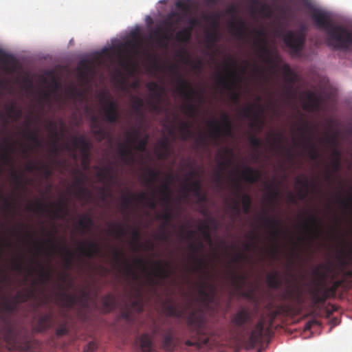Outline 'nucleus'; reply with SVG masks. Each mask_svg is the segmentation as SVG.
Returning a JSON list of instances; mask_svg holds the SVG:
<instances>
[{
    "mask_svg": "<svg viewBox=\"0 0 352 352\" xmlns=\"http://www.w3.org/2000/svg\"><path fill=\"white\" fill-rule=\"evenodd\" d=\"M18 311V305L14 300L6 296L0 300V316L2 325L0 328V339L8 344L10 351H26L32 347V339L29 331L12 322L8 316Z\"/></svg>",
    "mask_w": 352,
    "mask_h": 352,
    "instance_id": "obj_1",
    "label": "nucleus"
},
{
    "mask_svg": "<svg viewBox=\"0 0 352 352\" xmlns=\"http://www.w3.org/2000/svg\"><path fill=\"white\" fill-rule=\"evenodd\" d=\"M305 5L316 25L327 30V45L335 50H349L352 45V31L342 25H332L331 15L328 12L315 8L309 1H305Z\"/></svg>",
    "mask_w": 352,
    "mask_h": 352,
    "instance_id": "obj_2",
    "label": "nucleus"
},
{
    "mask_svg": "<svg viewBox=\"0 0 352 352\" xmlns=\"http://www.w3.org/2000/svg\"><path fill=\"white\" fill-rule=\"evenodd\" d=\"M276 35L282 38L292 55L300 57L306 42V30L304 27L296 30L276 31Z\"/></svg>",
    "mask_w": 352,
    "mask_h": 352,
    "instance_id": "obj_3",
    "label": "nucleus"
},
{
    "mask_svg": "<svg viewBox=\"0 0 352 352\" xmlns=\"http://www.w3.org/2000/svg\"><path fill=\"white\" fill-rule=\"evenodd\" d=\"M252 316L248 307L239 309L231 318L232 325V333L239 340H244L246 338L247 329L245 325L250 324Z\"/></svg>",
    "mask_w": 352,
    "mask_h": 352,
    "instance_id": "obj_4",
    "label": "nucleus"
},
{
    "mask_svg": "<svg viewBox=\"0 0 352 352\" xmlns=\"http://www.w3.org/2000/svg\"><path fill=\"white\" fill-rule=\"evenodd\" d=\"M298 131L302 134V146L307 151L309 158L312 160H318L320 155L316 145L313 142V133L309 123L302 120V124L298 128Z\"/></svg>",
    "mask_w": 352,
    "mask_h": 352,
    "instance_id": "obj_5",
    "label": "nucleus"
},
{
    "mask_svg": "<svg viewBox=\"0 0 352 352\" xmlns=\"http://www.w3.org/2000/svg\"><path fill=\"white\" fill-rule=\"evenodd\" d=\"M210 128V135L217 139L221 135L230 137L232 135L233 126L229 116L226 113L221 115V122L211 120L208 122Z\"/></svg>",
    "mask_w": 352,
    "mask_h": 352,
    "instance_id": "obj_6",
    "label": "nucleus"
},
{
    "mask_svg": "<svg viewBox=\"0 0 352 352\" xmlns=\"http://www.w3.org/2000/svg\"><path fill=\"white\" fill-rule=\"evenodd\" d=\"M342 283L341 280H336L330 287L318 286L316 287L311 292L312 301L314 304L323 303L328 298L334 297Z\"/></svg>",
    "mask_w": 352,
    "mask_h": 352,
    "instance_id": "obj_7",
    "label": "nucleus"
},
{
    "mask_svg": "<svg viewBox=\"0 0 352 352\" xmlns=\"http://www.w3.org/2000/svg\"><path fill=\"white\" fill-rule=\"evenodd\" d=\"M228 14L235 15L236 13V8L235 6H232L227 10ZM230 33L237 37L239 39H245L249 34V28L245 21L241 18H236L234 20L230 21L228 24Z\"/></svg>",
    "mask_w": 352,
    "mask_h": 352,
    "instance_id": "obj_8",
    "label": "nucleus"
},
{
    "mask_svg": "<svg viewBox=\"0 0 352 352\" xmlns=\"http://www.w3.org/2000/svg\"><path fill=\"white\" fill-rule=\"evenodd\" d=\"M253 32L256 37L255 45L258 48L259 57L266 63H272V53L267 46V40L265 32L263 30H254Z\"/></svg>",
    "mask_w": 352,
    "mask_h": 352,
    "instance_id": "obj_9",
    "label": "nucleus"
},
{
    "mask_svg": "<svg viewBox=\"0 0 352 352\" xmlns=\"http://www.w3.org/2000/svg\"><path fill=\"white\" fill-rule=\"evenodd\" d=\"M177 93L186 100H192L196 97L200 102L204 101L202 91H196L191 84L184 79L182 76H179L177 79Z\"/></svg>",
    "mask_w": 352,
    "mask_h": 352,
    "instance_id": "obj_10",
    "label": "nucleus"
},
{
    "mask_svg": "<svg viewBox=\"0 0 352 352\" xmlns=\"http://www.w3.org/2000/svg\"><path fill=\"white\" fill-rule=\"evenodd\" d=\"M101 102L103 105L104 114L106 121L111 124L117 123L120 118L117 103L114 102L109 96L107 97L104 100L102 99Z\"/></svg>",
    "mask_w": 352,
    "mask_h": 352,
    "instance_id": "obj_11",
    "label": "nucleus"
},
{
    "mask_svg": "<svg viewBox=\"0 0 352 352\" xmlns=\"http://www.w3.org/2000/svg\"><path fill=\"white\" fill-rule=\"evenodd\" d=\"M14 150L12 139L6 137L0 144V175L3 171V165L10 164L12 162L10 153Z\"/></svg>",
    "mask_w": 352,
    "mask_h": 352,
    "instance_id": "obj_12",
    "label": "nucleus"
},
{
    "mask_svg": "<svg viewBox=\"0 0 352 352\" xmlns=\"http://www.w3.org/2000/svg\"><path fill=\"white\" fill-rule=\"evenodd\" d=\"M113 260L115 263L119 265L120 270L122 273L134 280H137L138 276L135 272L134 267L131 265L124 258V254L117 250H113Z\"/></svg>",
    "mask_w": 352,
    "mask_h": 352,
    "instance_id": "obj_13",
    "label": "nucleus"
},
{
    "mask_svg": "<svg viewBox=\"0 0 352 352\" xmlns=\"http://www.w3.org/2000/svg\"><path fill=\"white\" fill-rule=\"evenodd\" d=\"M222 159L218 164L219 170L215 172L214 181L217 185H220L222 179L223 172L232 164L233 151L230 148H226L225 153L220 155Z\"/></svg>",
    "mask_w": 352,
    "mask_h": 352,
    "instance_id": "obj_14",
    "label": "nucleus"
},
{
    "mask_svg": "<svg viewBox=\"0 0 352 352\" xmlns=\"http://www.w3.org/2000/svg\"><path fill=\"white\" fill-rule=\"evenodd\" d=\"M199 299L207 305L214 302L216 295V287L208 282H201L199 285Z\"/></svg>",
    "mask_w": 352,
    "mask_h": 352,
    "instance_id": "obj_15",
    "label": "nucleus"
},
{
    "mask_svg": "<svg viewBox=\"0 0 352 352\" xmlns=\"http://www.w3.org/2000/svg\"><path fill=\"white\" fill-rule=\"evenodd\" d=\"M225 69L228 78H230L231 80L228 81L226 77L219 74L217 76V82L224 89H231L234 84L239 80L240 76L237 74L235 68H232L231 65L227 64L225 67Z\"/></svg>",
    "mask_w": 352,
    "mask_h": 352,
    "instance_id": "obj_16",
    "label": "nucleus"
},
{
    "mask_svg": "<svg viewBox=\"0 0 352 352\" xmlns=\"http://www.w3.org/2000/svg\"><path fill=\"white\" fill-rule=\"evenodd\" d=\"M197 177H198L197 172L191 170L188 173L186 178V182H185L182 186L186 194V197L189 192H192L195 197L202 192L201 182L199 179L190 181V178Z\"/></svg>",
    "mask_w": 352,
    "mask_h": 352,
    "instance_id": "obj_17",
    "label": "nucleus"
},
{
    "mask_svg": "<svg viewBox=\"0 0 352 352\" xmlns=\"http://www.w3.org/2000/svg\"><path fill=\"white\" fill-rule=\"evenodd\" d=\"M265 330V324L263 320H260L250 331L248 338V345L253 348L263 340Z\"/></svg>",
    "mask_w": 352,
    "mask_h": 352,
    "instance_id": "obj_18",
    "label": "nucleus"
},
{
    "mask_svg": "<svg viewBox=\"0 0 352 352\" xmlns=\"http://www.w3.org/2000/svg\"><path fill=\"white\" fill-rule=\"evenodd\" d=\"M128 142L130 144H135L134 148L140 152L146 151L148 136L146 135L144 138L140 139V133L136 129H133L131 133H126Z\"/></svg>",
    "mask_w": 352,
    "mask_h": 352,
    "instance_id": "obj_19",
    "label": "nucleus"
},
{
    "mask_svg": "<svg viewBox=\"0 0 352 352\" xmlns=\"http://www.w3.org/2000/svg\"><path fill=\"white\" fill-rule=\"evenodd\" d=\"M261 111H256L255 105L247 106L244 107L241 111L242 116L244 118H249L252 115L254 116L255 120L250 123V126L251 128H256L258 131H261L263 128V120L260 118Z\"/></svg>",
    "mask_w": 352,
    "mask_h": 352,
    "instance_id": "obj_20",
    "label": "nucleus"
},
{
    "mask_svg": "<svg viewBox=\"0 0 352 352\" xmlns=\"http://www.w3.org/2000/svg\"><path fill=\"white\" fill-rule=\"evenodd\" d=\"M204 248L203 243L199 241L197 244L191 243L189 245V249L192 252L191 258L192 262L195 263L193 270L196 272L203 271L204 265L206 263L205 259L201 257L197 256V253L201 251Z\"/></svg>",
    "mask_w": 352,
    "mask_h": 352,
    "instance_id": "obj_21",
    "label": "nucleus"
},
{
    "mask_svg": "<svg viewBox=\"0 0 352 352\" xmlns=\"http://www.w3.org/2000/svg\"><path fill=\"white\" fill-rule=\"evenodd\" d=\"M78 250L80 254L85 256L89 258H92L96 256L101 254V248L95 241H85V245H80Z\"/></svg>",
    "mask_w": 352,
    "mask_h": 352,
    "instance_id": "obj_22",
    "label": "nucleus"
},
{
    "mask_svg": "<svg viewBox=\"0 0 352 352\" xmlns=\"http://www.w3.org/2000/svg\"><path fill=\"white\" fill-rule=\"evenodd\" d=\"M234 190L235 195L241 197V204L243 206V211L245 214H249L252 207V199L247 193H242V186L240 182L236 180L234 183Z\"/></svg>",
    "mask_w": 352,
    "mask_h": 352,
    "instance_id": "obj_23",
    "label": "nucleus"
},
{
    "mask_svg": "<svg viewBox=\"0 0 352 352\" xmlns=\"http://www.w3.org/2000/svg\"><path fill=\"white\" fill-rule=\"evenodd\" d=\"M16 58L14 56L0 49L1 69L6 73H12L14 70Z\"/></svg>",
    "mask_w": 352,
    "mask_h": 352,
    "instance_id": "obj_24",
    "label": "nucleus"
},
{
    "mask_svg": "<svg viewBox=\"0 0 352 352\" xmlns=\"http://www.w3.org/2000/svg\"><path fill=\"white\" fill-rule=\"evenodd\" d=\"M155 270L152 271V275L160 279H165L170 277L173 273L171 266L166 261H157L154 263Z\"/></svg>",
    "mask_w": 352,
    "mask_h": 352,
    "instance_id": "obj_25",
    "label": "nucleus"
},
{
    "mask_svg": "<svg viewBox=\"0 0 352 352\" xmlns=\"http://www.w3.org/2000/svg\"><path fill=\"white\" fill-rule=\"evenodd\" d=\"M77 173L78 175L74 182V186L76 188V195L80 199L89 197L90 192L84 186L86 180L85 175L80 170H77Z\"/></svg>",
    "mask_w": 352,
    "mask_h": 352,
    "instance_id": "obj_26",
    "label": "nucleus"
},
{
    "mask_svg": "<svg viewBox=\"0 0 352 352\" xmlns=\"http://www.w3.org/2000/svg\"><path fill=\"white\" fill-rule=\"evenodd\" d=\"M262 220L264 221L268 228L272 230V236L275 239H278L282 234L281 222L275 217H270L265 214Z\"/></svg>",
    "mask_w": 352,
    "mask_h": 352,
    "instance_id": "obj_27",
    "label": "nucleus"
},
{
    "mask_svg": "<svg viewBox=\"0 0 352 352\" xmlns=\"http://www.w3.org/2000/svg\"><path fill=\"white\" fill-rule=\"evenodd\" d=\"M173 180V177L169 174L166 177V181L163 182L160 188L161 200L166 204L170 205L172 200V191L170 184Z\"/></svg>",
    "mask_w": 352,
    "mask_h": 352,
    "instance_id": "obj_28",
    "label": "nucleus"
},
{
    "mask_svg": "<svg viewBox=\"0 0 352 352\" xmlns=\"http://www.w3.org/2000/svg\"><path fill=\"white\" fill-rule=\"evenodd\" d=\"M36 291L34 287L23 289L18 292L12 298L14 301L17 304L28 302L29 300L35 298Z\"/></svg>",
    "mask_w": 352,
    "mask_h": 352,
    "instance_id": "obj_29",
    "label": "nucleus"
},
{
    "mask_svg": "<svg viewBox=\"0 0 352 352\" xmlns=\"http://www.w3.org/2000/svg\"><path fill=\"white\" fill-rule=\"evenodd\" d=\"M130 144H119V155L122 161L126 164H133L134 162V155L130 147Z\"/></svg>",
    "mask_w": 352,
    "mask_h": 352,
    "instance_id": "obj_30",
    "label": "nucleus"
},
{
    "mask_svg": "<svg viewBox=\"0 0 352 352\" xmlns=\"http://www.w3.org/2000/svg\"><path fill=\"white\" fill-rule=\"evenodd\" d=\"M52 326V314H46L41 315L38 317L36 324V331L41 333L49 329Z\"/></svg>",
    "mask_w": 352,
    "mask_h": 352,
    "instance_id": "obj_31",
    "label": "nucleus"
},
{
    "mask_svg": "<svg viewBox=\"0 0 352 352\" xmlns=\"http://www.w3.org/2000/svg\"><path fill=\"white\" fill-rule=\"evenodd\" d=\"M241 177L246 182L254 184L261 179V173L258 170L246 166L241 173Z\"/></svg>",
    "mask_w": 352,
    "mask_h": 352,
    "instance_id": "obj_32",
    "label": "nucleus"
},
{
    "mask_svg": "<svg viewBox=\"0 0 352 352\" xmlns=\"http://www.w3.org/2000/svg\"><path fill=\"white\" fill-rule=\"evenodd\" d=\"M72 144L75 148H79L81 150L82 155L85 158L89 157L90 150V144L83 136H77L72 138Z\"/></svg>",
    "mask_w": 352,
    "mask_h": 352,
    "instance_id": "obj_33",
    "label": "nucleus"
},
{
    "mask_svg": "<svg viewBox=\"0 0 352 352\" xmlns=\"http://www.w3.org/2000/svg\"><path fill=\"white\" fill-rule=\"evenodd\" d=\"M153 337L148 333H142L140 338V346L142 352H154Z\"/></svg>",
    "mask_w": 352,
    "mask_h": 352,
    "instance_id": "obj_34",
    "label": "nucleus"
},
{
    "mask_svg": "<svg viewBox=\"0 0 352 352\" xmlns=\"http://www.w3.org/2000/svg\"><path fill=\"white\" fill-rule=\"evenodd\" d=\"M188 326L193 329L197 334L199 335L202 333L204 321L201 317L198 316L195 312H192L188 319Z\"/></svg>",
    "mask_w": 352,
    "mask_h": 352,
    "instance_id": "obj_35",
    "label": "nucleus"
},
{
    "mask_svg": "<svg viewBox=\"0 0 352 352\" xmlns=\"http://www.w3.org/2000/svg\"><path fill=\"white\" fill-rule=\"evenodd\" d=\"M229 280L232 285L238 289H242L247 280V276L244 274H237L231 271L229 275Z\"/></svg>",
    "mask_w": 352,
    "mask_h": 352,
    "instance_id": "obj_36",
    "label": "nucleus"
},
{
    "mask_svg": "<svg viewBox=\"0 0 352 352\" xmlns=\"http://www.w3.org/2000/svg\"><path fill=\"white\" fill-rule=\"evenodd\" d=\"M296 182V184L301 186L302 188V190H300L298 192L299 199L300 200H302L306 197L311 187H316V185L314 183H311L305 177H297Z\"/></svg>",
    "mask_w": 352,
    "mask_h": 352,
    "instance_id": "obj_37",
    "label": "nucleus"
},
{
    "mask_svg": "<svg viewBox=\"0 0 352 352\" xmlns=\"http://www.w3.org/2000/svg\"><path fill=\"white\" fill-rule=\"evenodd\" d=\"M162 348L166 352H173L175 348L174 335L171 329L166 331L163 336Z\"/></svg>",
    "mask_w": 352,
    "mask_h": 352,
    "instance_id": "obj_38",
    "label": "nucleus"
},
{
    "mask_svg": "<svg viewBox=\"0 0 352 352\" xmlns=\"http://www.w3.org/2000/svg\"><path fill=\"white\" fill-rule=\"evenodd\" d=\"M93 226V219L89 214H83L82 217L77 222V228L80 230L83 234L89 231Z\"/></svg>",
    "mask_w": 352,
    "mask_h": 352,
    "instance_id": "obj_39",
    "label": "nucleus"
},
{
    "mask_svg": "<svg viewBox=\"0 0 352 352\" xmlns=\"http://www.w3.org/2000/svg\"><path fill=\"white\" fill-rule=\"evenodd\" d=\"M308 221L310 223L305 222L303 226L306 230L310 231L313 234L314 239H316L318 235L317 226H320L321 222L317 217L312 214L309 215Z\"/></svg>",
    "mask_w": 352,
    "mask_h": 352,
    "instance_id": "obj_40",
    "label": "nucleus"
},
{
    "mask_svg": "<svg viewBox=\"0 0 352 352\" xmlns=\"http://www.w3.org/2000/svg\"><path fill=\"white\" fill-rule=\"evenodd\" d=\"M91 129L94 135L98 137L100 141L105 138L107 133L101 126L96 116L91 117Z\"/></svg>",
    "mask_w": 352,
    "mask_h": 352,
    "instance_id": "obj_41",
    "label": "nucleus"
},
{
    "mask_svg": "<svg viewBox=\"0 0 352 352\" xmlns=\"http://www.w3.org/2000/svg\"><path fill=\"white\" fill-rule=\"evenodd\" d=\"M164 307L166 314L169 316L179 318L184 314V310L180 309L177 305L172 303L170 300H167Z\"/></svg>",
    "mask_w": 352,
    "mask_h": 352,
    "instance_id": "obj_42",
    "label": "nucleus"
},
{
    "mask_svg": "<svg viewBox=\"0 0 352 352\" xmlns=\"http://www.w3.org/2000/svg\"><path fill=\"white\" fill-rule=\"evenodd\" d=\"M55 204L56 206V208L55 210H52L53 217L54 218H63L66 214H68L67 203L66 200L62 199Z\"/></svg>",
    "mask_w": 352,
    "mask_h": 352,
    "instance_id": "obj_43",
    "label": "nucleus"
},
{
    "mask_svg": "<svg viewBox=\"0 0 352 352\" xmlns=\"http://www.w3.org/2000/svg\"><path fill=\"white\" fill-rule=\"evenodd\" d=\"M60 298L63 304L67 308H72L78 301V297L75 294H70L66 292L59 293Z\"/></svg>",
    "mask_w": 352,
    "mask_h": 352,
    "instance_id": "obj_44",
    "label": "nucleus"
},
{
    "mask_svg": "<svg viewBox=\"0 0 352 352\" xmlns=\"http://www.w3.org/2000/svg\"><path fill=\"white\" fill-rule=\"evenodd\" d=\"M155 188L152 190L151 196H148L145 192H142L138 195L137 198L138 201H145L146 206L151 208L154 209L156 208V201H155Z\"/></svg>",
    "mask_w": 352,
    "mask_h": 352,
    "instance_id": "obj_45",
    "label": "nucleus"
},
{
    "mask_svg": "<svg viewBox=\"0 0 352 352\" xmlns=\"http://www.w3.org/2000/svg\"><path fill=\"white\" fill-rule=\"evenodd\" d=\"M101 304L104 311H111L116 306V298L111 294H107L102 297Z\"/></svg>",
    "mask_w": 352,
    "mask_h": 352,
    "instance_id": "obj_46",
    "label": "nucleus"
},
{
    "mask_svg": "<svg viewBox=\"0 0 352 352\" xmlns=\"http://www.w3.org/2000/svg\"><path fill=\"white\" fill-rule=\"evenodd\" d=\"M267 283L270 287L278 289L282 285L283 281L279 276V273L276 271L267 275Z\"/></svg>",
    "mask_w": 352,
    "mask_h": 352,
    "instance_id": "obj_47",
    "label": "nucleus"
},
{
    "mask_svg": "<svg viewBox=\"0 0 352 352\" xmlns=\"http://www.w3.org/2000/svg\"><path fill=\"white\" fill-rule=\"evenodd\" d=\"M38 129L37 128L35 131L28 129L24 132V136L33 143L36 146L41 147L42 146V142L38 135Z\"/></svg>",
    "mask_w": 352,
    "mask_h": 352,
    "instance_id": "obj_48",
    "label": "nucleus"
},
{
    "mask_svg": "<svg viewBox=\"0 0 352 352\" xmlns=\"http://www.w3.org/2000/svg\"><path fill=\"white\" fill-rule=\"evenodd\" d=\"M192 124L188 122H182L179 124V133L183 140H186L192 135Z\"/></svg>",
    "mask_w": 352,
    "mask_h": 352,
    "instance_id": "obj_49",
    "label": "nucleus"
},
{
    "mask_svg": "<svg viewBox=\"0 0 352 352\" xmlns=\"http://www.w3.org/2000/svg\"><path fill=\"white\" fill-rule=\"evenodd\" d=\"M146 87L151 92L153 93L155 99H157L158 100L161 99L164 91L162 87H160L155 82H150L146 84Z\"/></svg>",
    "mask_w": 352,
    "mask_h": 352,
    "instance_id": "obj_50",
    "label": "nucleus"
},
{
    "mask_svg": "<svg viewBox=\"0 0 352 352\" xmlns=\"http://www.w3.org/2000/svg\"><path fill=\"white\" fill-rule=\"evenodd\" d=\"M27 210L36 213H45L49 211V207L45 203L36 201L32 204H28Z\"/></svg>",
    "mask_w": 352,
    "mask_h": 352,
    "instance_id": "obj_51",
    "label": "nucleus"
},
{
    "mask_svg": "<svg viewBox=\"0 0 352 352\" xmlns=\"http://www.w3.org/2000/svg\"><path fill=\"white\" fill-rule=\"evenodd\" d=\"M192 28H185L176 33L175 38L182 43H188L191 37Z\"/></svg>",
    "mask_w": 352,
    "mask_h": 352,
    "instance_id": "obj_52",
    "label": "nucleus"
},
{
    "mask_svg": "<svg viewBox=\"0 0 352 352\" xmlns=\"http://www.w3.org/2000/svg\"><path fill=\"white\" fill-rule=\"evenodd\" d=\"M159 145L160 148L162 150V151L159 154V157L160 159L167 157L170 154V144L169 140L167 138H164L160 142Z\"/></svg>",
    "mask_w": 352,
    "mask_h": 352,
    "instance_id": "obj_53",
    "label": "nucleus"
},
{
    "mask_svg": "<svg viewBox=\"0 0 352 352\" xmlns=\"http://www.w3.org/2000/svg\"><path fill=\"white\" fill-rule=\"evenodd\" d=\"M47 128L50 129L51 130L53 131V135L55 138V140H54V142L52 145V153L54 155H56L58 151H59V148H58V146L57 145V140H58V134L56 131V125L55 124V122H52V121H50L49 122V123L47 124Z\"/></svg>",
    "mask_w": 352,
    "mask_h": 352,
    "instance_id": "obj_54",
    "label": "nucleus"
},
{
    "mask_svg": "<svg viewBox=\"0 0 352 352\" xmlns=\"http://www.w3.org/2000/svg\"><path fill=\"white\" fill-rule=\"evenodd\" d=\"M109 231L110 233L114 235L116 238H121L124 236L126 233L125 228L120 223L113 224Z\"/></svg>",
    "mask_w": 352,
    "mask_h": 352,
    "instance_id": "obj_55",
    "label": "nucleus"
},
{
    "mask_svg": "<svg viewBox=\"0 0 352 352\" xmlns=\"http://www.w3.org/2000/svg\"><path fill=\"white\" fill-rule=\"evenodd\" d=\"M148 177L145 179V182L147 185L154 187L155 183L158 180L160 173L155 169H148ZM155 188H153V189Z\"/></svg>",
    "mask_w": 352,
    "mask_h": 352,
    "instance_id": "obj_56",
    "label": "nucleus"
},
{
    "mask_svg": "<svg viewBox=\"0 0 352 352\" xmlns=\"http://www.w3.org/2000/svg\"><path fill=\"white\" fill-rule=\"evenodd\" d=\"M132 108L134 111L140 116H143L144 100L139 97L134 98L132 101Z\"/></svg>",
    "mask_w": 352,
    "mask_h": 352,
    "instance_id": "obj_57",
    "label": "nucleus"
},
{
    "mask_svg": "<svg viewBox=\"0 0 352 352\" xmlns=\"http://www.w3.org/2000/svg\"><path fill=\"white\" fill-rule=\"evenodd\" d=\"M284 141L283 135L280 133L275 134L271 140V146L274 150H279Z\"/></svg>",
    "mask_w": 352,
    "mask_h": 352,
    "instance_id": "obj_58",
    "label": "nucleus"
},
{
    "mask_svg": "<svg viewBox=\"0 0 352 352\" xmlns=\"http://www.w3.org/2000/svg\"><path fill=\"white\" fill-rule=\"evenodd\" d=\"M36 265L40 269L39 276L42 281H48L52 278V272L46 270L44 265L38 261H36Z\"/></svg>",
    "mask_w": 352,
    "mask_h": 352,
    "instance_id": "obj_59",
    "label": "nucleus"
},
{
    "mask_svg": "<svg viewBox=\"0 0 352 352\" xmlns=\"http://www.w3.org/2000/svg\"><path fill=\"white\" fill-rule=\"evenodd\" d=\"M266 187L269 190V197L271 200L274 201L277 199L280 194L278 186L274 185L273 183H268L267 184Z\"/></svg>",
    "mask_w": 352,
    "mask_h": 352,
    "instance_id": "obj_60",
    "label": "nucleus"
},
{
    "mask_svg": "<svg viewBox=\"0 0 352 352\" xmlns=\"http://www.w3.org/2000/svg\"><path fill=\"white\" fill-rule=\"evenodd\" d=\"M98 177L101 179H107L109 177L113 178V168L111 166H108L100 169L98 173Z\"/></svg>",
    "mask_w": 352,
    "mask_h": 352,
    "instance_id": "obj_61",
    "label": "nucleus"
},
{
    "mask_svg": "<svg viewBox=\"0 0 352 352\" xmlns=\"http://www.w3.org/2000/svg\"><path fill=\"white\" fill-rule=\"evenodd\" d=\"M138 195L129 194V195L123 196L122 201V208L124 210L128 209L132 204V201L135 199L138 201Z\"/></svg>",
    "mask_w": 352,
    "mask_h": 352,
    "instance_id": "obj_62",
    "label": "nucleus"
},
{
    "mask_svg": "<svg viewBox=\"0 0 352 352\" xmlns=\"http://www.w3.org/2000/svg\"><path fill=\"white\" fill-rule=\"evenodd\" d=\"M168 207V211L162 214L159 216V218L164 221V224L162 227H164V228H166V226L170 223L172 219H173V213L171 210L169 208L170 205H166Z\"/></svg>",
    "mask_w": 352,
    "mask_h": 352,
    "instance_id": "obj_63",
    "label": "nucleus"
},
{
    "mask_svg": "<svg viewBox=\"0 0 352 352\" xmlns=\"http://www.w3.org/2000/svg\"><path fill=\"white\" fill-rule=\"evenodd\" d=\"M230 207L232 211L233 219H236L240 214L241 212V208L239 201L236 199H232Z\"/></svg>",
    "mask_w": 352,
    "mask_h": 352,
    "instance_id": "obj_64",
    "label": "nucleus"
}]
</instances>
